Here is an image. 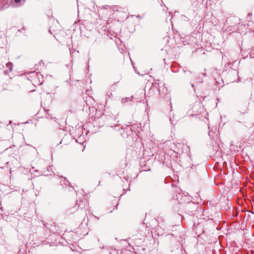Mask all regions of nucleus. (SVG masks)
Instances as JSON below:
<instances>
[{
  "mask_svg": "<svg viewBox=\"0 0 254 254\" xmlns=\"http://www.w3.org/2000/svg\"><path fill=\"white\" fill-rule=\"evenodd\" d=\"M21 0H15L16 3H18Z\"/></svg>",
  "mask_w": 254,
  "mask_h": 254,
  "instance_id": "nucleus-2",
  "label": "nucleus"
},
{
  "mask_svg": "<svg viewBox=\"0 0 254 254\" xmlns=\"http://www.w3.org/2000/svg\"><path fill=\"white\" fill-rule=\"evenodd\" d=\"M217 214H218V216L219 217L220 216V213L218 212Z\"/></svg>",
  "mask_w": 254,
  "mask_h": 254,
  "instance_id": "nucleus-6",
  "label": "nucleus"
},
{
  "mask_svg": "<svg viewBox=\"0 0 254 254\" xmlns=\"http://www.w3.org/2000/svg\"><path fill=\"white\" fill-rule=\"evenodd\" d=\"M219 222H224V223H225L226 221H219Z\"/></svg>",
  "mask_w": 254,
  "mask_h": 254,
  "instance_id": "nucleus-4",
  "label": "nucleus"
},
{
  "mask_svg": "<svg viewBox=\"0 0 254 254\" xmlns=\"http://www.w3.org/2000/svg\"><path fill=\"white\" fill-rule=\"evenodd\" d=\"M211 219L213 221V222H214L215 221H217V220H213L212 219Z\"/></svg>",
  "mask_w": 254,
  "mask_h": 254,
  "instance_id": "nucleus-5",
  "label": "nucleus"
},
{
  "mask_svg": "<svg viewBox=\"0 0 254 254\" xmlns=\"http://www.w3.org/2000/svg\"><path fill=\"white\" fill-rule=\"evenodd\" d=\"M40 75H38V74H37V76H40Z\"/></svg>",
  "mask_w": 254,
  "mask_h": 254,
  "instance_id": "nucleus-7",
  "label": "nucleus"
},
{
  "mask_svg": "<svg viewBox=\"0 0 254 254\" xmlns=\"http://www.w3.org/2000/svg\"><path fill=\"white\" fill-rule=\"evenodd\" d=\"M6 66L9 68V71H11L12 70V64L11 63H8L6 64Z\"/></svg>",
  "mask_w": 254,
  "mask_h": 254,
  "instance_id": "nucleus-1",
  "label": "nucleus"
},
{
  "mask_svg": "<svg viewBox=\"0 0 254 254\" xmlns=\"http://www.w3.org/2000/svg\"><path fill=\"white\" fill-rule=\"evenodd\" d=\"M46 112H47V114L48 115H49V110H47Z\"/></svg>",
  "mask_w": 254,
  "mask_h": 254,
  "instance_id": "nucleus-3",
  "label": "nucleus"
},
{
  "mask_svg": "<svg viewBox=\"0 0 254 254\" xmlns=\"http://www.w3.org/2000/svg\"><path fill=\"white\" fill-rule=\"evenodd\" d=\"M169 236H173V235H169Z\"/></svg>",
  "mask_w": 254,
  "mask_h": 254,
  "instance_id": "nucleus-8",
  "label": "nucleus"
}]
</instances>
